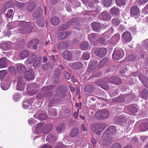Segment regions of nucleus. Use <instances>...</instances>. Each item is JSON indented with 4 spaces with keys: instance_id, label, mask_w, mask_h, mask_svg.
<instances>
[{
    "instance_id": "nucleus-39",
    "label": "nucleus",
    "mask_w": 148,
    "mask_h": 148,
    "mask_svg": "<svg viewBox=\"0 0 148 148\" xmlns=\"http://www.w3.org/2000/svg\"><path fill=\"white\" fill-rule=\"evenodd\" d=\"M21 97V95L18 93H15L12 96L13 100L15 101H18Z\"/></svg>"
},
{
    "instance_id": "nucleus-30",
    "label": "nucleus",
    "mask_w": 148,
    "mask_h": 148,
    "mask_svg": "<svg viewBox=\"0 0 148 148\" xmlns=\"http://www.w3.org/2000/svg\"><path fill=\"white\" fill-rule=\"evenodd\" d=\"M101 15L104 20H109L111 19L110 16L107 11H105L101 13Z\"/></svg>"
},
{
    "instance_id": "nucleus-34",
    "label": "nucleus",
    "mask_w": 148,
    "mask_h": 148,
    "mask_svg": "<svg viewBox=\"0 0 148 148\" xmlns=\"http://www.w3.org/2000/svg\"><path fill=\"white\" fill-rule=\"evenodd\" d=\"M36 57V55L35 54L32 55V56L29 57L27 59L25 62V63L27 64H31L33 60Z\"/></svg>"
},
{
    "instance_id": "nucleus-22",
    "label": "nucleus",
    "mask_w": 148,
    "mask_h": 148,
    "mask_svg": "<svg viewBox=\"0 0 148 148\" xmlns=\"http://www.w3.org/2000/svg\"><path fill=\"white\" fill-rule=\"evenodd\" d=\"M32 27L31 26L23 27L21 29V33L23 34H28L32 32Z\"/></svg>"
},
{
    "instance_id": "nucleus-1",
    "label": "nucleus",
    "mask_w": 148,
    "mask_h": 148,
    "mask_svg": "<svg viewBox=\"0 0 148 148\" xmlns=\"http://www.w3.org/2000/svg\"><path fill=\"white\" fill-rule=\"evenodd\" d=\"M54 88V86L52 85H50L42 88V94L41 93L38 94L37 95V97L41 98L43 97H51L52 95V93L49 90L52 89Z\"/></svg>"
},
{
    "instance_id": "nucleus-35",
    "label": "nucleus",
    "mask_w": 148,
    "mask_h": 148,
    "mask_svg": "<svg viewBox=\"0 0 148 148\" xmlns=\"http://www.w3.org/2000/svg\"><path fill=\"white\" fill-rule=\"evenodd\" d=\"M110 12L111 14L116 16H118L119 14V9L115 7L112 8L110 10Z\"/></svg>"
},
{
    "instance_id": "nucleus-26",
    "label": "nucleus",
    "mask_w": 148,
    "mask_h": 148,
    "mask_svg": "<svg viewBox=\"0 0 148 148\" xmlns=\"http://www.w3.org/2000/svg\"><path fill=\"white\" fill-rule=\"evenodd\" d=\"M79 132V130L77 128H73L70 131V136L74 137L77 136Z\"/></svg>"
},
{
    "instance_id": "nucleus-40",
    "label": "nucleus",
    "mask_w": 148,
    "mask_h": 148,
    "mask_svg": "<svg viewBox=\"0 0 148 148\" xmlns=\"http://www.w3.org/2000/svg\"><path fill=\"white\" fill-rule=\"evenodd\" d=\"M140 96L143 99H146L148 97V92L146 89H143L142 91Z\"/></svg>"
},
{
    "instance_id": "nucleus-14",
    "label": "nucleus",
    "mask_w": 148,
    "mask_h": 148,
    "mask_svg": "<svg viewBox=\"0 0 148 148\" xmlns=\"http://www.w3.org/2000/svg\"><path fill=\"white\" fill-rule=\"evenodd\" d=\"M42 10L40 8H37L34 12L33 16L34 18H39L42 16Z\"/></svg>"
},
{
    "instance_id": "nucleus-55",
    "label": "nucleus",
    "mask_w": 148,
    "mask_h": 148,
    "mask_svg": "<svg viewBox=\"0 0 148 148\" xmlns=\"http://www.w3.org/2000/svg\"><path fill=\"white\" fill-rule=\"evenodd\" d=\"M38 117L40 119L43 120L46 119L47 117V116L45 114L42 113L38 115Z\"/></svg>"
},
{
    "instance_id": "nucleus-42",
    "label": "nucleus",
    "mask_w": 148,
    "mask_h": 148,
    "mask_svg": "<svg viewBox=\"0 0 148 148\" xmlns=\"http://www.w3.org/2000/svg\"><path fill=\"white\" fill-rule=\"evenodd\" d=\"M73 65V67L75 69H80L82 66V64L80 62H76L72 63Z\"/></svg>"
},
{
    "instance_id": "nucleus-37",
    "label": "nucleus",
    "mask_w": 148,
    "mask_h": 148,
    "mask_svg": "<svg viewBox=\"0 0 148 148\" xmlns=\"http://www.w3.org/2000/svg\"><path fill=\"white\" fill-rule=\"evenodd\" d=\"M88 43L86 41H84L80 44V47L83 50L87 49H88Z\"/></svg>"
},
{
    "instance_id": "nucleus-3",
    "label": "nucleus",
    "mask_w": 148,
    "mask_h": 148,
    "mask_svg": "<svg viewBox=\"0 0 148 148\" xmlns=\"http://www.w3.org/2000/svg\"><path fill=\"white\" fill-rule=\"evenodd\" d=\"M109 116V112L106 110H103L97 112L95 114L96 117L99 120L104 119L108 117Z\"/></svg>"
},
{
    "instance_id": "nucleus-46",
    "label": "nucleus",
    "mask_w": 148,
    "mask_h": 148,
    "mask_svg": "<svg viewBox=\"0 0 148 148\" xmlns=\"http://www.w3.org/2000/svg\"><path fill=\"white\" fill-rule=\"evenodd\" d=\"M64 124H60L56 128L57 132L59 133L62 132V131L64 130Z\"/></svg>"
},
{
    "instance_id": "nucleus-52",
    "label": "nucleus",
    "mask_w": 148,
    "mask_h": 148,
    "mask_svg": "<svg viewBox=\"0 0 148 148\" xmlns=\"http://www.w3.org/2000/svg\"><path fill=\"white\" fill-rule=\"evenodd\" d=\"M107 61V60L106 59H103L100 61L98 65L99 67L101 68L102 67Z\"/></svg>"
},
{
    "instance_id": "nucleus-38",
    "label": "nucleus",
    "mask_w": 148,
    "mask_h": 148,
    "mask_svg": "<svg viewBox=\"0 0 148 148\" xmlns=\"http://www.w3.org/2000/svg\"><path fill=\"white\" fill-rule=\"evenodd\" d=\"M9 47V45L6 42H4L0 44V48L4 50H6L8 49Z\"/></svg>"
},
{
    "instance_id": "nucleus-18",
    "label": "nucleus",
    "mask_w": 148,
    "mask_h": 148,
    "mask_svg": "<svg viewBox=\"0 0 148 148\" xmlns=\"http://www.w3.org/2000/svg\"><path fill=\"white\" fill-rule=\"evenodd\" d=\"M110 82L113 84H120L121 83L120 79L117 77H112L110 78Z\"/></svg>"
},
{
    "instance_id": "nucleus-5",
    "label": "nucleus",
    "mask_w": 148,
    "mask_h": 148,
    "mask_svg": "<svg viewBox=\"0 0 148 148\" xmlns=\"http://www.w3.org/2000/svg\"><path fill=\"white\" fill-rule=\"evenodd\" d=\"M107 52V49L103 47L97 49L95 52V54L97 56L102 58L106 55Z\"/></svg>"
},
{
    "instance_id": "nucleus-6",
    "label": "nucleus",
    "mask_w": 148,
    "mask_h": 148,
    "mask_svg": "<svg viewBox=\"0 0 148 148\" xmlns=\"http://www.w3.org/2000/svg\"><path fill=\"white\" fill-rule=\"evenodd\" d=\"M113 137L110 136L105 135V136H103V135L102 139L101 140V143L104 145H109L112 143V141Z\"/></svg>"
},
{
    "instance_id": "nucleus-4",
    "label": "nucleus",
    "mask_w": 148,
    "mask_h": 148,
    "mask_svg": "<svg viewBox=\"0 0 148 148\" xmlns=\"http://www.w3.org/2000/svg\"><path fill=\"white\" fill-rule=\"evenodd\" d=\"M116 128L115 126H112L109 127L104 132L103 135V136L105 135L113 137L114 134L115 133Z\"/></svg>"
},
{
    "instance_id": "nucleus-63",
    "label": "nucleus",
    "mask_w": 148,
    "mask_h": 148,
    "mask_svg": "<svg viewBox=\"0 0 148 148\" xmlns=\"http://www.w3.org/2000/svg\"><path fill=\"white\" fill-rule=\"evenodd\" d=\"M37 92V90H32L28 92V93L31 95H33L36 94Z\"/></svg>"
},
{
    "instance_id": "nucleus-19",
    "label": "nucleus",
    "mask_w": 148,
    "mask_h": 148,
    "mask_svg": "<svg viewBox=\"0 0 148 148\" xmlns=\"http://www.w3.org/2000/svg\"><path fill=\"white\" fill-rule=\"evenodd\" d=\"M44 123H39L38 124L36 128V131L37 133H39L41 132L44 131Z\"/></svg>"
},
{
    "instance_id": "nucleus-31",
    "label": "nucleus",
    "mask_w": 148,
    "mask_h": 148,
    "mask_svg": "<svg viewBox=\"0 0 148 148\" xmlns=\"http://www.w3.org/2000/svg\"><path fill=\"white\" fill-rule=\"evenodd\" d=\"M127 97L126 95H122L115 99L114 101L116 102H124Z\"/></svg>"
},
{
    "instance_id": "nucleus-23",
    "label": "nucleus",
    "mask_w": 148,
    "mask_h": 148,
    "mask_svg": "<svg viewBox=\"0 0 148 148\" xmlns=\"http://www.w3.org/2000/svg\"><path fill=\"white\" fill-rule=\"evenodd\" d=\"M97 84L100 86L102 88L107 90L109 89L108 85L106 84H104L103 82L101 81H99L96 82Z\"/></svg>"
},
{
    "instance_id": "nucleus-13",
    "label": "nucleus",
    "mask_w": 148,
    "mask_h": 148,
    "mask_svg": "<svg viewBox=\"0 0 148 148\" xmlns=\"http://www.w3.org/2000/svg\"><path fill=\"white\" fill-rule=\"evenodd\" d=\"M139 79L144 86L148 88V79L143 74L139 76Z\"/></svg>"
},
{
    "instance_id": "nucleus-32",
    "label": "nucleus",
    "mask_w": 148,
    "mask_h": 148,
    "mask_svg": "<svg viewBox=\"0 0 148 148\" xmlns=\"http://www.w3.org/2000/svg\"><path fill=\"white\" fill-rule=\"evenodd\" d=\"M91 25L94 30L98 31L101 28L100 24L99 23L93 22L91 23Z\"/></svg>"
},
{
    "instance_id": "nucleus-57",
    "label": "nucleus",
    "mask_w": 148,
    "mask_h": 148,
    "mask_svg": "<svg viewBox=\"0 0 148 148\" xmlns=\"http://www.w3.org/2000/svg\"><path fill=\"white\" fill-rule=\"evenodd\" d=\"M112 0H104L103 5L107 7L110 5Z\"/></svg>"
},
{
    "instance_id": "nucleus-28",
    "label": "nucleus",
    "mask_w": 148,
    "mask_h": 148,
    "mask_svg": "<svg viewBox=\"0 0 148 148\" xmlns=\"http://www.w3.org/2000/svg\"><path fill=\"white\" fill-rule=\"evenodd\" d=\"M36 6L35 3L34 2H29L28 4L27 9L29 12L32 11Z\"/></svg>"
},
{
    "instance_id": "nucleus-45",
    "label": "nucleus",
    "mask_w": 148,
    "mask_h": 148,
    "mask_svg": "<svg viewBox=\"0 0 148 148\" xmlns=\"http://www.w3.org/2000/svg\"><path fill=\"white\" fill-rule=\"evenodd\" d=\"M120 23V19L118 18H113L112 20V23L113 25L116 27L118 26Z\"/></svg>"
},
{
    "instance_id": "nucleus-61",
    "label": "nucleus",
    "mask_w": 148,
    "mask_h": 148,
    "mask_svg": "<svg viewBox=\"0 0 148 148\" xmlns=\"http://www.w3.org/2000/svg\"><path fill=\"white\" fill-rule=\"evenodd\" d=\"M64 74L66 79H69L71 78V76L70 74L66 71H64Z\"/></svg>"
},
{
    "instance_id": "nucleus-20",
    "label": "nucleus",
    "mask_w": 148,
    "mask_h": 148,
    "mask_svg": "<svg viewBox=\"0 0 148 148\" xmlns=\"http://www.w3.org/2000/svg\"><path fill=\"white\" fill-rule=\"evenodd\" d=\"M57 139V137L53 133H51L47 137L46 140L50 143L53 142Z\"/></svg>"
},
{
    "instance_id": "nucleus-44",
    "label": "nucleus",
    "mask_w": 148,
    "mask_h": 148,
    "mask_svg": "<svg viewBox=\"0 0 148 148\" xmlns=\"http://www.w3.org/2000/svg\"><path fill=\"white\" fill-rule=\"evenodd\" d=\"M10 85L9 84H6L5 83V84H4L2 82H1V88L4 90H6L8 89Z\"/></svg>"
},
{
    "instance_id": "nucleus-12",
    "label": "nucleus",
    "mask_w": 148,
    "mask_h": 148,
    "mask_svg": "<svg viewBox=\"0 0 148 148\" xmlns=\"http://www.w3.org/2000/svg\"><path fill=\"white\" fill-rule=\"evenodd\" d=\"M17 72L20 73H22L24 72L26 69L25 65L22 64H18L16 65Z\"/></svg>"
},
{
    "instance_id": "nucleus-11",
    "label": "nucleus",
    "mask_w": 148,
    "mask_h": 148,
    "mask_svg": "<svg viewBox=\"0 0 148 148\" xmlns=\"http://www.w3.org/2000/svg\"><path fill=\"white\" fill-rule=\"evenodd\" d=\"M62 57L65 60L68 61H71L73 60V57L71 53L69 51H66L64 52Z\"/></svg>"
},
{
    "instance_id": "nucleus-9",
    "label": "nucleus",
    "mask_w": 148,
    "mask_h": 148,
    "mask_svg": "<svg viewBox=\"0 0 148 148\" xmlns=\"http://www.w3.org/2000/svg\"><path fill=\"white\" fill-rule=\"evenodd\" d=\"M38 43L39 42L38 39L33 40L27 43V47L28 48L35 50L37 48V45Z\"/></svg>"
},
{
    "instance_id": "nucleus-41",
    "label": "nucleus",
    "mask_w": 148,
    "mask_h": 148,
    "mask_svg": "<svg viewBox=\"0 0 148 148\" xmlns=\"http://www.w3.org/2000/svg\"><path fill=\"white\" fill-rule=\"evenodd\" d=\"M94 89L93 87L91 85H88L86 86L84 88V90L86 92H92Z\"/></svg>"
},
{
    "instance_id": "nucleus-62",
    "label": "nucleus",
    "mask_w": 148,
    "mask_h": 148,
    "mask_svg": "<svg viewBox=\"0 0 148 148\" xmlns=\"http://www.w3.org/2000/svg\"><path fill=\"white\" fill-rule=\"evenodd\" d=\"M37 24L38 26L39 27H42L45 25V23L43 21H38L37 22Z\"/></svg>"
},
{
    "instance_id": "nucleus-33",
    "label": "nucleus",
    "mask_w": 148,
    "mask_h": 148,
    "mask_svg": "<svg viewBox=\"0 0 148 148\" xmlns=\"http://www.w3.org/2000/svg\"><path fill=\"white\" fill-rule=\"evenodd\" d=\"M128 110L131 112L135 113L138 111V108L136 105H130L128 107Z\"/></svg>"
},
{
    "instance_id": "nucleus-48",
    "label": "nucleus",
    "mask_w": 148,
    "mask_h": 148,
    "mask_svg": "<svg viewBox=\"0 0 148 148\" xmlns=\"http://www.w3.org/2000/svg\"><path fill=\"white\" fill-rule=\"evenodd\" d=\"M69 27V25L67 23V24H63L59 26V29L60 31H63Z\"/></svg>"
},
{
    "instance_id": "nucleus-25",
    "label": "nucleus",
    "mask_w": 148,
    "mask_h": 148,
    "mask_svg": "<svg viewBox=\"0 0 148 148\" xmlns=\"http://www.w3.org/2000/svg\"><path fill=\"white\" fill-rule=\"evenodd\" d=\"M7 58L3 57L0 59V68H4L7 66Z\"/></svg>"
},
{
    "instance_id": "nucleus-54",
    "label": "nucleus",
    "mask_w": 148,
    "mask_h": 148,
    "mask_svg": "<svg viewBox=\"0 0 148 148\" xmlns=\"http://www.w3.org/2000/svg\"><path fill=\"white\" fill-rule=\"evenodd\" d=\"M120 36L119 34H116L112 37V39L115 42L118 41L120 39Z\"/></svg>"
},
{
    "instance_id": "nucleus-36",
    "label": "nucleus",
    "mask_w": 148,
    "mask_h": 148,
    "mask_svg": "<svg viewBox=\"0 0 148 148\" xmlns=\"http://www.w3.org/2000/svg\"><path fill=\"white\" fill-rule=\"evenodd\" d=\"M52 127V125L51 124H48L45 125H44V133L47 134L51 130Z\"/></svg>"
},
{
    "instance_id": "nucleus-60",
    "label": "nucleus",
    "mask_w": 148,
    "mask_h": 148,
    "mask_svg": "<svg viewBox=\"0 0 148 148\" xmlns=\"http://www.w3.org/2000/svg\"><path fill=\"white\" fill-rule=\"evenodd\" d=\"M60 92L61 94L59 93L60 95H58V96H60L62 97H64L65 96V91L64 90H62V89L61 88H60L58 92Z\"/></svg>"
},
{
    "instance_id": "nucleus-16",
    "label": "nucleus",
    "mask_w": 148,
    "mask_h": 148,
    "mask_svg": "<svg viewBox=\"0 0 148 148\" xmlns=\"http://www.w3.org/2000/svg\"><path fill=\"white\" fill-rule=\"evenodd\" d=\"M139 11V9L137 6H134L131 9L130 14L134 16V15H137L138 14Z\"/></svg>"
},
{
    "instance_id": "nucleus-8",
    "label": "nucleus",
    "mask_w": 148,
    "mask_h": 148,
    "mask_svg": "<svg viewBox=\"0 0 148 148\" xmlns=\"http://www.w3.org/2000/svg\"><path fill=\"white\" fill-rule=\"evenodd\" d=\"M121 39L123 42L127 43L131 41L132 38L130 34L128 32H126L122 35Z\"/></svg>"
},
{
    "instance_id": "nucleus-15",
    "label": "nucleus",
    "mask_w": 148,
    "mask_h": 148,
    "mask_svg": "<svg viewBox=\"0 0 148 148\" xmlns=\"http://www.w3.org/2000/svg\"><path fill=\"white\" fill-rule=\"evenodd\" d=\"M57 46L58 49L60 50L66 48L68 47V44L66 42L61 41L57 44Z\"/></svg>"
},
{
    "instance_id": "nucleus-56",
    "label": "nucleus",
    "mask_w": 148,
    "mask_h": 148,
    "mask_svg": "<svg viewBox=\"0 0 148 148\" xmlns=\"http://www.w3.org/2000/svg\"><path fill=\"white\" fill-rule=\"evenodd\" d=\"M126 118L125 117L121 116L119 119V122L121 124L124 123L126 121Z\"/></svg>"
},
{
    "instance_id": "nucleus-51",
    "label": "nucleus",
    "mask_w": 148,
    "mask_h": 148,
    "mask_svg": "<svg viewBox=\"0 0 148 148\" xmlns=\"http://www.w3.org/2000/svg\"><path fill=\"white\" fill-rule=\"evenodd\" d=\"M116 4L119 6L124 5L125 3V0H116Z\"/></svg>"
},
{
    "instance_id": "nucleus-43",
    "label": "nucleus",
    "mask_w": 148,
    "mask_h": 148,
    "mask_svg": "<svg viewBox=\"0 0 148 148\" xmlns=\"http://www.w3.org/2000/svg\"><path fill=\"white\" fill-rule=\"evenodd\" d=\"M23 106L24 109H27L31 106V103L29 101H24L23 102Z\"/></svg>"
},
{
    "instance_id": "nucleus-24",
    "label": "nucleus",
    "mask_w": 148,
    "mask_h": 148,
    "mask_svg": "<svg viewBox=\"0 0 148 148\" xmlns=\"http://www.w3.org/2000/svg\"><path fill=\"white\" fill-rule=\"evenodd\" d=\"M42 58L40 57H37L34 62L33 66L35 68L39 67L41 63Z\"/></svg>"
},
{
    "instance_id": "nucleus-10",
    "label": "nucleus",
    "mask_w": 148,
    "mask_h": 148,
    "mask_svg": "<svg viewBox=\"0 0 148 148\" xmlns=\"http://www.w3.org/2000/svg\"><path fill=\"white\" fill-rule=\"evenodd\" d=\"M34 72L32 70H29L26 71L25 76L27 80H31L34 79Z\"/></svg>"
},
{
    "instance_id": "nucleus-64",
    "label": "nucleus",
    "mask_w": 148,
    "mask_h": 148,
    "mask_svg": "<svg viewBox=\"0 0 148 148\" xmlns=\"http://www.w3.org/2000/svg\"><path fill=\"white\" fill-rule=\"evenodd\" d=\"M55 148H65L64 145L62 143H59L55 147Z\"/></svg>"
},
{
    "instance_id": "nucleus-21",
    "label": "nucleus",
    "mask_w": 148,
    "mask_h": 148,
    "mask_svg": "<svg viewBox=\"0 0 148 148\" xmlns=\"http://www.w3.org/2000/svg\"><path fill=\"white\" fill-rule=\"evenodd\" d=\"M139 129L141 131H146L148 129V124L146 120L141 123L139 127Z\"/></svg>"
},
{
    "instance_id": "nucleus-17",
    "label": "nucleus",
    "mask_w": 148,
    "mask_h": 148,
    "mask_svg": "<svg viewBox=\"0 0 148 148\" xmlns=\"http://www.w3.org/2000/svg\"><path fill=\"white\" fill-rule=\"evenodd\" d=\"M70 35V33L69 32H62L59 34L58 37L60 40L63 39L67 38Z\"/></svg>"
},
{
    "instance_id": "nucleus-49",
    "label": "nucleus",
    "mask_w": 148,
    "mask_h": 148,
    "mask_svg": "<svg viewBox=\"0 0 148 148\" xmlns=\"http://www.w3.org/2000/svg\"><path fill=\"white\" fill-rule=\"evenodd\" d=\"M88 37L89 40L92 42L97 38V36L95 34L92 33L88 35Z\"/></svg>"
},
{
    "instance_id": "nucleus-53",
    "label": "nucleus",
    "mask_w": 148,
    "mask_h": 148,
    "mask_svg": "<svg viewBox=\"0 0 148 148\" xmlns=\"http://www.w3.org/2000/svg\"><path fill=\"white\" fill-rule=\"evenodd\" d=\"M7 73V72L5 70H2L0 71V79H3Z\"/></svg>"
},
{
    "instance_id": "nucleus-47",
    "label": "nucleus",
    "mask_w": 148,
    "mask_h": 148,
    "mask_svg": "<svg viewBox=\"0 0 148 148\" xmlns=\"http://www.w3.org/2000/svg\"><path fill=\"white\" fill-rule=\"evenodd\" d=\"M61 75V73L60 70L58 69H56L53 74V77L55 78L59 77Z\"/></svg>"
},
{
    "instance_id": "nucleus-7",
    "label": "nucleus",
    "mask_w": 148,
    "mask_h": 148,
    "mask_svg": "<svg viewBox=\"0 0 148 148\" xmlns=\"http://www.w3.org/2000/svg\"><path fill=\"white\" fill-rule=\"evenodd\" d=\"M23 78L21 76L18 77L16 87V88L18 90H22L24 89L25 83L23 80Z\"/></svg>"
},
{
    "instance_id": "nucleus-2",
    "label": "nucleus",
    "mask_w": 148,
    "mask_h": 148,
    "mask_svg": "<svg viewBox=\"0 0 148 148\" xmlns=\"http://www.w3.org/2000/svg\"><path fill=\"white\" fill-rule=\"evenodd\" d=\"M123 50L119 48H115L112 55V58L115 60H118L122 58L124 56Z\"/></svg>"
},
{
    "instance_id": "nucleus-50",
    "label": "nucleus",
    "mask_w": 148,
    "mask_h": 148,
    "mask_svg": "<svg viewBox=\"0 0 148 148\" xmlns=\"http://www.w3.org/2000/svg\"><path fill=\"white\" fill-rule=\"evenodd\" d=\"M82 58L84 60H87L90 58V53L88 52L83 53L82 55Z\"/></svg>"
},
{
    "instance_id": "nucleus-59",
    "label": "nucleus",
    "mask_w": 148,
    "mask_h": 148,
    "mask_svg": "<svg viewBox=\"0 0 148 148\" xmlns=\"http://www.w3.org/2000/svg\"><path fill=\"white\" fill-rule=\"evenodd\" d=\"M49 114L53 116H55L56 115V111L55 109H52L48 111Z\"/></svg>"
},
{
    "instance_id": "nucleus-27",
    "label": "nucleus",
    "mask_w": 148,
    "mask_h": 148,
    "mask_svg": "<svg viewBox=\"0 0 148 148\" xmlns=\"http://www.w3.org/2000/svg\"><path fill=\"white\" fill-rule=\"evenodd\" d=\"M29 53L28 51L26 50L22 51L19 54V57L21 59L27 58L29 55Z\"/></svg>"
},
{
    "instance_id": "nucleus-58",
    "label": "nucleus",
    "mask_w": 148,
    "mask_h": 148,
    "mask_svg": "<svg viewBox=\"0 0 148 148\" xmlns=\"http://www.w3.org/2000/svg\"><path fill=\"white\" fill-rule=\"evenodd\" d=\"M57 100L56 99L51 100L49 102L48 104V107H51L53 106H54V103L56 102H57Z\"/></svg>"
},
{
    "instance_id": "nucleus-29",
    "label": "nucleus",
    "mask_w": 148,
    "mask_h": 148,
    "mask_svg": "<svg viewBox=\"0 0 148 148\" xmlns=\"http://www.w3.org/2000/svg\"><path fill=\"white\" fill-rule=\"evenodd\" d=\"M50 22L53 25H57L60 23V20L57 17L54 16L51 18Z\"/></svg>"
}]
</instances>
